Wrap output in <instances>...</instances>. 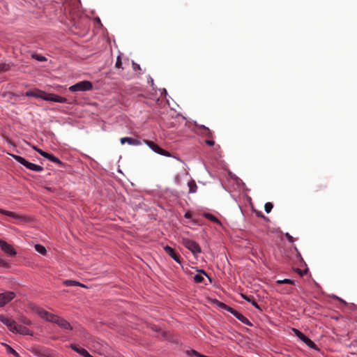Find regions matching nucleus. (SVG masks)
<instances>
[{"label": "nucleus", "mask_w": 357, "mask_h": 357, "mask_svg": "<svg viewBox=\"0 0 357 357\" xmlns=\"http://www.w3.org/2000/svg\"><path fill=\"white\" fill-rule=\"evenodd\" d=\"M218 306L220 308L230 312L231 314H233L238 320L241 321L243 324H244L247 326H252V324L248 318H246L243 314H241L236 310L234 309L233 307H231L220 301H218Z\"/></svg>", "instance_id": "1"}, {"label": "nucleus", "mask_w": 357, "mask_h": 357, "mask_svg": "<svg viewBox=\"0 0 357 357\" xmlns=\"http://www.w3.org/2000/svg\"><path fill=\"white\" fill-rule=\"evenodd\" d=\"M31 309L33 312H35L41 319H43L47 321L55 323L56 321H58V315H56L54 314L50 313L43 309V307H40L37 305H33L31 307Z\"/></svg>", "instance_id": "2"}, {"label": "nucleus", "mask_w": 357, "mask_h": 357, "mask_svg": "<svg viewBox=\"0 0 357 357\" xmlns=\"http://www.w3.org/2000/svg\"><path fill=\"white\" fill-rule=\"evenodd\" d=\"M10 155L15 161H17V162H19L20 164H21L22 165L24 166L26 168L31 171H34L36 172H41L43 171V167L42 166L29 162L28 160H26L20 155L15 154H10Z\"/></svg>", "instance_id": "3"}, {"label": "nucleus", "mask_w": 357, "mask_h": 357, "mask_svg": "<svg viewBox=\"0 0 357 357\" xmlns=\"http://www.w3.org/2000/svg\"><path fill=\"white\" fill-rule=\"evenodd\" d=\"M181 243L188 250H190L194 255L202 252V248L200 245L191 239L183 237L181 239Z\"/></svg>", "instance_id": "4"}, {"label": "nucleus", "mask_w": 357, "mask_h": 357, "mask_svg": "<svg viewBox=\"0 0 357 357\" xmlns=\"http://www.w3.org/2000/svg\"><path fill=\"white\" fill-rule=\"evenodd\" d=\"M93 89V84L88 80H83L69 87L71 92L88 91Z\"/></svg>", "instance_id": "5"}, {"label": "nucleus", "mask_w": 357, "mask_h": 357, "mask_svg": "<svg viewBox=\"0 0 357 357\" xmlns=\"http://www.w3.org/2000/svg\"><path fill=\"white\" fill-rule=\"evenodd\" d=\"M144 142L154 152H155L156 153H158L161 155H164V156H167V157H171L172 155L171 153L162 149L161 147H160L157 144H155V142H152V141H150V140H146V139H144Z\"/></svg>", "instance_id": "6"}, {"label": "nucleus", "mask_w": 357, "mask_h": 357, "mask_svg": "<svg viewBox=\"0 0 357 357\" xmlns=\"http://www.w3.org/2000/svg\"><path fill=\"white\" fill-rule=\"evenodd\" d=\"M16 297V294L12 291L0 293V307H4Z\"/></svg>", "instance_id": "7"}, {"label": "nucleus", "mask_w": 357, "mask_h": 357, "mask_svg": "<svg viewBox=\"0 0 357 357\" xmlns=\"http://www.w3.org/2000/svg\"><path fill=\"white\" fill-rule=\"evenodd\" d=\"M293 331L294 332L295 335L302 341L303 342L307 347H309L311 349H314L317 347L316 344L307 336L304 335L302 332H301L299 330L293 328Z\"/></svg>", "instance_id": "8"}, {"label": "nucleus", "mask_w": 357, "mask_h": 357, "mask_svg": "<svg viewBox=\"0 0 357 357\" xmlns=\"http://www.w3.org/2000/svg\"><path fill=\"white\" fill-rule=\"evenodd\" d=\"M0 321L6 325L10 332L15 333V330H16V321L1 314H0Z\"/></svg>", "instance_id": "9"}, {"label": "nucleus", "mask_w": 357, "mask_h": 357, "mask_svg": "<svg viewBox=\"0 0 357 357\" xmlns=\"http://www.w3.org/2000/svg\"><path fill=\"white\" fill-rule=\"evenodd\" d=\"M163 249L167 255H168L172 259H173L176 263L181 265L182 259L180 255L176 252V250L169 245H165Z\"/></svg>", "instance_id": "10"}, {"label": "nucleus", "mask_w": 357, "mask_h": 357, "mask_svg": "<svg viewBox=\"0 0 357 357\" xmlns=\"http://www.w3.org/2000/svg\"><path fill=\"white\" fill-rule=\"evenodd\" d=\"M41 99L46 100V101H50V102H59V103H65L67 102V99L65 97L60 96L59 95L54 94V93H47L43 96V97H41Z\"/></svg>", "instance_id": "11"}, {"label": "nucleus", "mask_w": 357, "mask_h": 357, "mask_svg": "<svg viewBox=\"0 0 357 357\" xmlns=\"http://www.w3.org/2000/svg\"><path fill=\"white\" fill-rule=\"evenodd\" d=\"M0 248L6 255L10 257L16 255L17 252L13 247L6 241L0 239Z\"/></svg>", "instance_id": "12"}, {"label": "nucleus", "mask_w": 357, "mask_h": 357, "mask_svg": "<svg viewBox=\"0 0 357 357\" xmlns=\"http://www.w3.org/2000/svg\"><path fill=\"white\" fill-rule=\"evenodd\" d=\"M15 334H20L22 335H31L32 336L33 335V332L30 330L29 328L16 324V330H15Z\"/></svg>", "instance_id": "13"}, {"label": "nucleus", "mask_w": 357, "mask_h": 357, "mask_svg": "<svg viewBox=\"0 0 357 357\" xmlns=\"http://www.w3.org/2000/svg\"><path fill=\"white\" fill-rule=\"evenodd\" d=\"M70 348L83 357H93L85 349L79 347L76 344H71Z\"/></svg>", "instance_id": "14"}, {"label": "nucleus", "mask_w": 357, "mask_h": 357, "mask_svg": "<svg viewBox=\"0 0 357 357\" xmlns=\"http://www.w3.org/2000/svg\"><path fill=\"white\" fill-rule=\"evenodd\" d=\"M120 142L122 144L127 142L129 145L132 146H140L142 144L141 141H139V139L128 137L121 138Z\"/></svg>", "instance_id": "15"}, {"label": "nucleus", "mask_w": 357, "mask_h": 357, "mask_svg": "<svg viewBox=\"0 0 357 357\" xmlns=\"http://www.w3.org/2000/svg\"><path fill=\"white\" fill-rule=\"evenodd\" d=\"M56 324L61 328L66 330L73 329V327L71 326L70 324L68 321L60 317H58V321H56Z\"/></svg>", "instance_id": "16"}, {"label": "nucleus", "mask_w": 357, "mask_h": 357, "mask_svg": "<svg viewBox=\"0 0 357 357\" xmlns=\"http://www.w3.org/2000/svg\"><path fill=\"white\" fill-rule=\"evenodd\" d=\"M0 213L2 215H6V216L13 218L16 220H22L24 219V218L22 215H18L14 212L10 211H6L3 208H0Z\"/></svg>", "instance_id": "17"}, {"label": "nucleus", "mask_w": 357, "mask_h": 357, "mask_svg": "<svg viewBox=\"0 0 357 357\" xmlns=\"http://www.w3.org/2000/svg\"><path fill=\"white\" fill-rule=\"evenodd\" d=\"M201 274H196L194 276V280L196 283H202L204 280V278L202 275H204L205 276L208 277V279L211 280L210 278L208 276L204 270H198Z\"/></svg>", "instance_id": "18"}, {"label": "nucleus", "mask_w": 357, "mask_h": 357, "mask_svg": "<svg viewBox=\"0 0 357 357\" xmlns=\"http://www.w3.org/2000/svg\"><path fill=\"white\" fill-rule=\"evenodd\" d=\"M242 298L246 301L247 302L252 304V306H254L257 309H260L259 305H258L257 302L255 300L253 296H247L245 294H241Z\"/></svg>", "instance_id": "19"}, {"label": "nucleus", "mask_w": 357, "mask_h": 357, "mask_svg": "<svg viewBox=\"0 0 357 357\" xmlns=\"http://www.w3.org/2000/svg\"><path fill=\"white\" fill-rule=\"evenodd\" d=\"M203 216L204 218H206V219L211 220V222L221 225L220 220L217 217H215L213 214L210 213H204Z\"/></svg>", "instance_id": "20"}, {"label": "nucleus", "mask_w": 357, "mask_h": 357, "mask_svg": "<svg viewBox=\"0 0 357 357\" xmlns=\"http://www.w3.org/2000/svg\"><path fill=\"white\" fill-rule=\"evenodd\" d=\"M39 154L44 157L45 158L47 159L48 160L52 162H55V161L56 160H58V158L56 157L55 155H54L52 153H47L46 151H40L39 152Z\"/></svg>", "instance_id": "21"}, {"label": "nucleus", "mask_w": 357, "mask_h": 357, "mask_svg": "<svg viewBox=\"0 0 357 357\" xmlns=\"http://www.w3.org/2000/svg\"><path fill=\"white\" fill-rule=\"evenodd\" d=\"M188 186L189 188V193H195L197 190V185L196 182L194 180H190L188 183Z\"/></svg>", "instance_id": "22"}, {"label": "nucleus", "mask_w": 357, "mask_h": 357, "mask_svg": "<svg viewBox=\"0 0 357 357\" xmlns=\"http://www.w3.org/2000/svg\"><path fill=\"white\" fill-rule=\"evenodd\" d=\"M14 66L13 63H0V73L9 71Z\"/></svg>", "instance_id": "23"}, {"label": "nucleus", "mask_w": 357, "mask_h": 357, "mask_svg": "<svg viewBox=\"0 0 357 357\" xmlns=\"http://www.w3.org/2000/svg\"><path fill=\"white\" fill-rule=\"evenodd\" d=\"M185 353L190 357H191L192 356H194L195 357H209V356L203 355L194 349L187 350L185 351Z\"/></svg>", "instance_id": "24"}, {"label": "nucleus", "mask_w": 357, "mask_h": 357, "mask_svg": "<svg viewBox=\"0 0 357 357\" xmlns=\"http://www.w3.org/2000/svg\"><path fill=\"white\" fill-rule=\"evenodd\" d=\"M18 321L26 326H30L32 324L31 319L24 315L20 316L18 317Z\"/></svg>", "instance_id": "25"}, {"label": "nucleus", "mask_w": 357, "mask_h": 357, "mask_svg": "<svg viewBox=\"0 0 357 357\" xmlns=\"http://www.w3.org/2000/svg\"><path fill=\"white\" fill-rule=\"evenodd\" d=\"M34 248L36 251L43 255H45L47 252L46 248L41 244H36Z\"/></svg>", "instance_id": "26"}, {"label": "nucleus", "mask_w": 357, "mask_h": 357, "mask_svg": "<svg viewBox=\"0 0 357 357\" xmlns=\"http://www.w3.org/2000/svg\"><path fill=\"white\" fill-rule=\"evenodd\" d=\"M3 345L6 347L7 353L13 354L15 357H19V354L14 349H13L9 344H3Z\"/></svg>", "instance_id": "27"}, {"label": "nucleus", "mask_w": 357, "mask_h": 357, "mask_svg": "<svg viewBox=\"0 0 357 357\" xmlns=\"http://www.w3.org/2000/svg\"><path fill=\"white\" fill-rule=\"evenodd\" d=\"M63 284L66 287H74L76 286L77 284H78V281L73 280H66L63 282Z\"/></svg>", "instance_id": "28"}, {"label": "nucleus", "mask_w": 357, "mask_h": 357, "mask_svg": "<svg viewBox=\"0 0 357 357\" xmlns=\"http://www.w3.org/2000/svg\"><path fill=\"white\" fill-rule=\"evenodd\" d=\"M25 96L27 97H34V98H41V97H43V96L39 95L33 91H27L25 93Z\"/></svg>", "instance_id": "29"}, {"label": "nucleus", "mask_w": 357, "mask_h": 357, "mask_svg": "<svg viewBox=\"0 0 357 357\" xmlns=\"http://www.w3.org/2000/svg\"><path fill=\"white\" fill-rule=\"evenodd\" d=\"M115 67L118 69L123 70V68L122 66V61L121 56H117L116 63H115Z\"/></svg>", "instance_id": "30"}, {"label": "nucleus", "mask_w": 357, "mask_h": 357, "mask_svg": "<svg viewBox=\"0 0 357 357\" xmlns=\"http://www.w3.org/2000/svg\"><path fill=\"white\" fill-rule=\"evenodd\" d=\"M277 283L278 284H294L295 281L291 279H284V280H279L277 281Z\"/></svg>", "instance_id": "31"}, {"label": "nucleus", "mask_w": 357, "mask_h": 357, "mask_svg": "<svg viewBox=\"0 0 357 357\" xmlns=\"http://www.w3.org/2000/svg\"><path fill=\"white\" fill-rule=\"evenodd\" d=\"M201 134L209 139H213V133L210 129H208L207 130L205 131H202Z\"/></svg>", "instance_id": "32"}, {"label": "nucleus", "mask_w": 357, "mask_h": 357, "mask_svg": "<svg viewBox=\"0 0 357 357\" xmlns=\"http://www.w3.org/2000/svg\"><path fill=\"white\" fill-rule=\"evenodd\" d=\"M273 207V205L271 202H266L264 205V210L267 213H269L272 208Z\"/></svg>", "instance_id": "33"}, {"label": "nucleus", "mask_w": 357, "mask_h": 357, "mask_svg": "<svg viewBox=\"0 0 357 357\" xmlns=\"http://www.w3.org/2000/svg\"><path fill=\"white\" fill-rule=\"evenodd\" d=\"M295 271L300 275V276H303L304 275H305L307 273V272L308 271V268H306L305 270H301L299 268H296L295 269Z\"/></svg>", "instance_id": "34"}, {"label": "nucleus", "mask_w": 357, "mask_h": 357, "mask_svg": "<svg viewBox=\"0 0 357 357\" xmlns=\"http://www.w3.org/2000/svg\"><path fill=\"white\" fill-rule=\"evenodd\" d=\"M0 267L8 268L9 264L6 260L0 258Z\"/></svg>", "instance_id": "35"}, {"label": "nucleus", "mask_w": 357, "mask_h": 357, "mask_svg": "<svg viewBox=\"0 0 357 357\" xmlns=\"http://www.w3.org/2000/svg\"><path fill=\"white\" fill-rule=\"evenodd\" d=\"M132 68L135 71L141 70L139 64L132 61Z\"/></svg>", "instance_id": "36"}, {"label": "nucleus", "mask_w": 357, "mask_h": 357, "mask_svg": "<svg viewBox=\"0 0 357 357\" xmlns=\"http://www.w3.org/2000/svg\"><path fill=\"white\" fill-rule=\"evenodd\" d=\"M285 237L287 239V241L289 242V243H293L294 242V238L292 236H291L288 232H287L285 234Z\"/></svg>", "instance_id": "37"}, {"label": "nucleus", "mask_w": 357, "mask_h": 357, "mask_svg": "<svg viewBox=\"0 0 357 357\" xmlns=\"http://www.w3.org/2000/svg\"><path fill=\"white\" fill-rule=\"evenodd\" d=\"M205 143L210 146H212L215 144V142L212 139L209 138L205 140Z\"/></svg>", "instance_id": "38"}, {"label": "nucleus", "mask_w": 357, "mask_h": 357, "mask_svg": "<svg viewBox=\"0 0 357 357\" xmlns=\"http://www.w3.org/2000/svg\"><path fill=\"white\" fill-rule=\"evenodd\" d=\"M184 217L187 219H191L192 218V212L190 211H187L185 214Z\"/></svg>", "instance_id": "39"}, {"label": "nucleus", "mask_w": 357, "mask_h": 357, "mask_svg": "<svg viewBox=\"0 0 357 357\" xmlns=\"http://www.w3.org/2000/svg\"><path fill=\"white\" fill-rule=\"evenodd\" d=\"M197 128L198 129L202 130V131H205V130H207L208 129H209L208 127H206V126H205L204 125L197 126Z\"/></svg>", "instance_id": "40"}, {"label": "nucleus", "mask_w": 357, "mask_h": 357, "mask_svg": "<svg viewBox=\"0 0 357 357\" xmlns=\"http://www.w3.org/2000/svg\"><path fill=\"white\" fill-rule=\"evenodd\" d=\"M54 163L59 165L61 167H64L65 166V164L61 160H60L59 158H58V160H56L55 161Z\"/></svg>", "instance_id": "41"}, {"label": "nucleus", "mask_w": 357, "mask_h": 357, "mask_svg": "<svg viewBox=\"0 0 357 357\" xmlns=\"http://www.w3.org/2000/svg\"><path fill=\"white\" fill-rule=\"evenodd\" d=\"M36 59H37L38 61H45V60H46V59H45V56H39V55H37V56H36Z\"/></svg>", "instance_id": "42"}, {"label": "nucleus", "mask_w": 357, "mask_h": 357, "mask_svg": "<svg viewBox=\"0 0 357 357\" xmlns=\"http://www.w3.org/2000/svg\"><path fill=\"white\" fill-rule=\"evenodd\" d=\"M256 215H257V217H260V218H266L264 215L261 211H257L256 212Z\"/></svg>", "instance_id": "43"}, {"label": "nucleus", "mask_w": 357, "mask_h": 357, "mask_svg": "<svg viewBox=\"0 0 357 357\" xmlns=\"http://www.w3.org/2000/svg\"><path fill=\"white\" fill-rule=\"evenodd\" d=\"M76 286L84 287V288L86 287L85 284H82V283H81L79 282H78V284H77Z\"/></svg>", "instance_id": "44"}, {"label": "nucleus", "mask_w": 357, "mask_h": 357, "mask_svg": "<svg viewBox=\"0 0 357 357\" xmlns=\"http://www.w3.org/2000/svg\"><path fill=\"white\" fill-rule=\"evenodd\" d=\"M83 334H84V337L85 338H88L89 337V334L87 332H86L84 330L83 331Z\"/></svg>", "instance_id": "45"}, {"label": "nucleus", "mask_w": 357, "mask_h": 357, "mask_svg": "<svg viewBox=\"0 0 357 357\" xmlns=\"http://www.w3.org/2000/svg\"><path fill=\"white\" fill-rule=\"evenodd\" d=\"M33 149L36 151H37L38 153H39V152H40V151H43L42 149H38V148H37L36 146H33Z\"/></svg>", "instance_id": "46"}, {"label": "nucleus", "mask_w": 357, "mask_h": 357, "mask_svg": "<svg viewBox=\"0 0 357 357\" xmlns=\"http://www.w3.org/2000/svg\"><path fill=\"white\" fill-rule=\"evenodd\" d=\"M149 79H151L150 83H151V85H153V79L150 77Z\"/></svg>", "instance_id": "47"}, {"label": "nucleus", "mask_w": 357, "mask_h": 357, "mask_svg": "<svg viewBox=\"0 0 357 357\" xmlns=\"http://www.w3.org/2000/svg\"><path fill=\"white\" fill-rule=\"evenodd\" d=\"M163 91L165 95L167 94V90L165 89H163Z\"/></svg>", "instance_id": "48"}, {"label": "nucleus", "mask_w": 357, "mask_h": 357, "mask_svg": "<svg viewBox=\"0 0 357 357\" xmlns=\"http://www.w3.org/2000/svg\"><path fill=\"white\" fill-rule=\"evenodd\" d=\"M338 299H339L341 302H342V303H345V301H344L342 299L339 298H338Z\"/></svg>", "instance_id": "49"}]
</instances>
